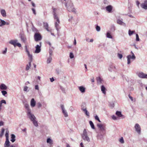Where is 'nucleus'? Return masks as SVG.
Segmentation results:
<instances>
[{
	"label": "nucleus",
	"instance_id": "1",
	"mask_svg": "<svg viewBox=\"0 0 147 147\" xmlns=\"http://www.w3.org/2000/svg\"><path fill=\"white\" fill-rule=\"evenodd\" d=\"M82 137L84 140L87 141L88 142L90 141V138L87 135V132L86 129H84V130Z\"/></svg>",
	"mask_w": 147,
	"mask_h": 147
},
{
	"label": "nucleus",
	"instance_id": "2",
	"mask_svg": "<svg viewBox=\"0 0 147 147\" xmlns=\"http://www.w3.org/2000/svg\"><path fill=\"white\" fill-rule=\"evenodd\" d=\"M53 9V15L54 18V20H56L58 23H59V18L57 16V9L56 8H52Z\"/></svg>",
	"mask_w": 147,
	"mask_h": 147
},
{
	"label": "nucleus",
	"instance_id": "3",
	"mask_svg": "<svg viewBox=\"0 0 147 147\" xmlns=\"http://www.w3.org/2000/svg\"><path fill=\"white\" fill-rule=\"evenodd\" d=\"M27 116L31 121H33L34 119H36V118L34 115L32 114L31 112L30 109H28L27 113Z\"/></svg>",
	"mask_w": 147,
	"mask_h": 147
},
{
	"label": "nucleus",
	"instance_id": "4",
	"mask_svg": "<svg viewBox=\"0 0 147 147\" xmlns=\"http://www.w3.org/2000/svg\"><path fill=\"white\" fill-rule=\"evenodd\" d=\"M68 11L70 12H72L74 13H76V11L74 7L73 4L71 3L68 7Z\"/></svg>",
	"mask_w": 147,
	"mask_h": 147
},
{
	"label": "nucleus",
	"instance_id": "5",
	"mask_svg": "<svg viewBox=\"0 0 147 147\" xmlns=\"http://www.w3.org/2000/svg\"><path fill=\"white\" fill-rule=\"evenodd\" d=\"M19 36L22 42L25 43L26 41V38L25 34L21 32Z\"/></svg>",
	"mask_w": 147,
	"mask_h": 147
},
{
	"label": "nucleus",
	"instance_id": "6",
	"mask_svg": "<svg viewBox=\"0 0 147 147\" xmlns=\"http://www.w3.org/2000/svg\"><path fill=\"white\" fill-rule=\"evenodd\" d=\"M34 38L35 40L37 41L40 40L42 39V37L40 34L36 33L34 35Z\"/></svg>",
	"mask_w": 147,
	"mask_h": 147
},
{
	"label": "nucleus",
	"instance_id": "7",
	"mask_svg": "<svg viewBox=\"0 0 147 147\" xmlns=\"http://www.w3.org/2000/svg\"><path fill=\"white\" fill-rule=\"evenodd\" d=\"M134 128L136 131L139 134H141V127L139 124L138 123L136 124Z\"/></svg>",
	"mask_w": 147,
	"mask_h": 147
},
{
	"label": "nucleus",
	"instance_id": "8",
	"mask_svg": "<svg viewBox=\"0 0 147 147\" xmlns=\"http://www.w3.org/2000/svg\"><path fill=\"white\" fill-rule=\"evenodd\" d=\"M26 52L27 53L28 55L29 58V61L32 62V55L30 54V53L28 51L27 46H25Z\"/></svg>",
	"mask_w": 147,
	"mask_h": 147
},
{
	"label": "nucleus",
	"instance_id": "9",
	"mask_svg": "<svg viewBox=\"0 0 147 147\" xmlns=\"http://www.w3.org/2000/svg\"><path fill=\"white\" fill-rule=\"evenodd\" d=\"M61 107L62 110V111L63 114L65 117H67L68 116L67 113L65 109L64 105H61Z\"/></svg>",
	"mask_w": 147,
	"mask_h": 147
},
{
	"label": "nucleus",
	"instance_id": "10",
	"mask_svg": "<svg viewBox=\"0 0 147 147\" xmlns=\"http://www.w3.org/2000/svg\"><path fill=\"white\" fill-rule=\"evenodd\" d=\"M138 76L140 78L147 79V74H145L142 72L139 73L138 74Z\"/></svg>",
	"mask_w": 147,
	"mask_h": 147
},
{
	"label": "nucleus",
	"instance_id": "11",
	"mask_svg": "<svg viewBox=\"0 0 147 147\" xmlns=\"http://www.w3.org/2000/svg\"><path fill=\"white\" fill-rule=\"evenodd\" d=\"M41 42H40V45H38L36 47V50L35 51V53H38L40 51V47L41 46Z\"/></svg>",
	"mask_w": 147,
	"mask_h": 147
},
{
	"label": "nucleus",
	"instance_id": "12",
	"mask_svg": "<svg viewBox=\"0 0 147 147\" xmlns=\"http://www.w3.org/2000/svg\"><path fill=\"white\" fill-rule=\"evenodd\" d=\"M97 127L100 128V130L102 131H105V127L103 125L100 123H98L97 124Z\"/></svg>",
	"mask_w": 147,
	"mask_h": 147
},
{
	"label": "nucleus",
	"instance_id": "13",
	"mask_svg": "<svg viewBox=\"0 0 147 147\" xmlns=\"http://www.w3.org/2000/svg\"><path fill=\"white\" fill-rule=\"evenodd\" d=\"M18 40L17 39L15 40H11L9 42V43L15 47L16 46V44L18 42Z\"/></svg>",
	"mask_w": 147,
	"mask_h": 147
},
{
	"label": "nucleus",
	"instance_id": "14",
	"mask_svg": "<svg viewBox=\"0 0 147 147\" xmlns=\"http://www.w3.org/2000/svg\"><path fill=\"white\" fill-rule=\"evenodd\" d=\"M96 80L97 83L98 84H102L103 82V80L100 77H97L96 78Z\"/></svg>",
	"mask_w": 147,
	"mask_h": 147
},
{
	"label": "nucleus",
	"instance_id": "15",
	"mask_svg": "<svg viewBox=\"0 0 147 147\" xmlns=\"http://www.w3.org/2000/svg\"><path fill=\"white\" fill-rule=\"evenodd\" d=\"M141 7L145 9H147V0L141 4Z\"/></svg>",
	"mask_w": 147,
	"mask_h": 147
},
{
	"label": "nucleus",
	"instance_id": "16",
	"mask_svg": "<svg viewBox=\"0 0 147 147\" xmlns=\"http://www.w3.org/2000/svg\"><path fill=\"white\" fill-rule=\"evenodd\" d=\"M78 88L82 93H84L85 92V88L83 86H81L78 87Z\"/></svg>",
	"mask_w": 147,
	"mask_h": 147
},
{
	"label": "nucleus",
	"instance_id": "17",
	"mask_svg": "<svg viewBox=\"0 0 147 147\" xmlns=\"http://www.w3.org/2000/svg\"><path fill=\"white\" fill-rule=\"evenodd\" d=\"M116 69L115 65L113 64L111 65L109 68V70L111 72H112Z\"/></svg>",
	"mask_w": 147,
	"mask_h": 147
},
{
	"label": "nucleus",
	"instance_id": "18",
	"mask_svg": "<svg viewBox=\"0 0 147 147\" xmlns=\"http://www.w3.org/2000/svg\"><path fill=\"white\" fill-rule=\"evenodd\" d=\"M106 9L109 13H111L113 9V7L111 5H109L106 7Z\"/></svg>",
	"mask_w": 147,
	"mask_h": 147
},
{
	"label": "nucleus",
	"instance_id": "19",
	"mask_svg": "<svg viewBox=\"0 0 147 147\" xmlns=\"http://www.w3.org/2000/svg\"><path fill=\"white\" fill-rule=\"evenodd\" d=\"M82 110L84 112L85 114L87 116H89V113L87 111L86 109V107H82Z\"/></svg>",
	"mask_w": 147,
	"mask_h": 147
},
{
	"label": "nucleus",
	"instance_id": "20",
	"mask_svg": "<svg viewBox=\"0 0 147 147\" xmlns=\"http://www.w3.org/2000/svg\"><path fill=\"white\" fill-rule=\"evenodd\" d=\"M0 88L2 90H6L7 88V86L3 84H2L0 85Z\"/></svg>",
	"mask_w": 147,
	"mask_h": 147
},
{
	"label": "nucleus",
	"instance_id": "21",
	"mask_svg": "<svg viewBox=\"0 0 147 147\" xmlns=\"http://www.w3.org/2000/svg\"><path fill=\"white\" fill-rule=\"evenodd\" d=\"M36 101L34 98L32 99L30 102V105L32 107H34L35 106Z\"/></svg>",
	"mask_w": 147,
	"mask_h": 147
},
{
	"label": "nucleus",
	"instance_id": "22",
	"mask_svg": "<svg viewBox=\"0 0 147 147\" xmlns=\"http://www.w3.org/2000/svg\"><path fill=\"white\" fill-rule=\"evenodd\" d=\"M1 13L2 16L4 17H5L6 16V12L5 10L4 9H2L1 10Z\"/></svg>",
	"mask_w": 147,
	"mask_h": 147
},
{
	"label": "nucleus",
	"instance_id": "23",
	"mask_svg": "<svg viewBox=\"0 0 147 147\" xmlns=\"http://www.w3.org/2000/svg\"><path fill=\"white\" fill-rule=\"evenodd\" d=\"M10 142L8 139H6V141L4 144L5 147H9L10 146Z\"/></svg>",
	"mask_w": 147,
	"mask_h": 147
},
{
	"label": "nucleus",
	"instance_id": "24",
	"mask_svg": "<svg viewBox=\"0 0 147 147\" xmlns=\"http://www.w3.org/2000/svg\"><path fill=\"white\" fill-rule=\"evenodd\" d=\"M59 23H60V22L59 23H58L57 21V22H56L55 23V27L57 31L58 32L59 31V29L60 28L59 27Z\"/></svg>",
	"mask_w": 147,
	"mask_h": 147
},
{
	"label": "nucleus",
	"instance_id": "25",
	"mask_svg": "<svg viewBox=\"0 0 147 147\" xmlns=\"http://www.w3.org/2000/svg\"><path fill=\"white\" fill-rule=\"evenodd\" d=\"M101 90L102 93L105 94H106V88L104 85H102L101 86Z\"/></svg>",
	"mask_w": 147,
	"mask_h": 147
},
{
	"label": "nucleus",
	"instance_id": "26",
	"mask_svg": "<svg viewBox=\"0 0 147 147\" xmlns=\"http://www.w3.org/2000/svg\"><path fill=\"white\" fill-rule=\"evenodd\" d=\"M54 49L53 47L50 48L49 50V56H52L53 55V52Z\"/></svg>",
	"mask_w": 147,
	"mask_h": 147
},
{
	"label": "nucleus",
	"instance_id": "27",
	"mask_svg": "<svg viewBox=\"0 0 147 147\" xmlns=\"http://www.w3.org/2000/svg\"><path fill=\"white\" fill-rule=\"evenodd\" d=\"M15 137L16 136L14 134H12L11 135V139L10 140L12 142H13L15 141Z\"/></svg>",
	"mask_w": 147,
	"mask_h": 147
},
{
	"label": "nucleus",
	"instance_id": "28",
	"mask_svg": "<svg viewBox=\"0 0 147 147\" xmlns=\"http://www.w3.org/2000/svg\"><path fill=\"white\" fill-rule=\"evenodd\" d=\"M31 62L29 61V62H28V64H27L25 69L27 71L30 68V67L31 66Z\"/></svg>",
	"mask_w": 147,
	"mask_h": 147
},
{
	"label": "nucleus",
	"instance_id": "29",
	"mask_svg": "<svg viewBox=\"0 0 147 147\" xmlns=\"http://www.w3.org/2000/svg\"><path fill=\"white\" fill-rule=\"evenodd\" d=\"M0 27H1L5 25L6 22L5 21L1 19H0Z\"/></svg>",
	"mask_w": 147,
	"mask_h": 147
},
{
	"label": "nucleus",
	"instance_id": "30",
	"mask_svg": "<svg viewBox=\"0 0 147 147\" xmlns=\"http://www.w3.org/2000/svg\"><path fill=\"white\" fill-rule=\"evenodd\" d=\"M44 26L45 28L48 31L49 30L48 29V24L46 22L43 23Z\"/></svg>",
	"mask_w": 147,
	"mask_h": 147
},
{
	"label": "nucleus",
	"instance_id": "31",
	"mask_svg": "<svg viewBox=\"0 0 147 147\" xmlns=\"http://www.w3.org/2000/svg\"><path fill=\"white\" fill-rule=\"evenodd\" d=\"M89 123L91 128L93 129H95V128L92 122L91 121H89Z\"/></svg>",
	"mask_w": 147,
	"mask_h": 147
},
{
	"label": "nucleus",
	"instance_id": "32",
	"mask_svg": "<svg viewBox=\"0 0 147 147\" xmlns=\"http://www.w3.org/2000/svg\"><path fill=\"white\" fill-rule=\"evenodd\" d=\"M33 122V124L36 127H37L38 126V124L36 120V119H34V120L32 121Z\"/></svg>",
	"mask_w": 147,
	"mask_h": 147
},
{
	"label": "nucleus",
	"instance_id": "33",
	"mask_svg": "<svg viewBox=\"0 0 147 147\" xmlns=\"http://www.w3.org/2000/svg\"><path fill=\"white\" fill-rule=\"evenodd\" d=\"M116 114L119 117H121L122 115L121 114V112L120 111H117L116 113Z\"/></svg>",
	"mask_w": 147,
	"mask_h": 147
},
{
	"label": "nucleus",
	"instance_id": "34",
	"mask_svg": "<svg viewBox=\"0 0 147 147\" xmlns=\"http://www.w3.org/2000/svg\"><path fill=\"white\" fill-rule=\"evenodd\" d=\"M51 57L52 56H49V57L48 58L47 61V63H49L51 62L52 60V58Z\"/></svg>",
	"mask_w": 147,
	"mask_h": 147
},
{
	"label": "nucleus",
	"instance_id": "35",
	"mask_svg": "<svg viewBox=\"0 0 147 147\" xmlns=\"http://www.w3.org/2000/svg\"><path fill=\"white\" fill-rule=\"evenodd\" d=\"M130 55H129L127 56V63L128 64H129L130 63Z\"/></svg>",
	"mask_w": 147,
	"mask_h": 147
},
{
	"label": "nucleus",
	"instance_id": "36",
	"mask_svg": "<svg viewBox=\"0 0 147 147\" xmlns=\"http://www.w3.org/2000/svg\"><path fill=\"white\" fill-rule=\"evenodd\" d=\"M9 131L8 130H7L6 131V133L5 134V136L6 137V139H8L9 138Z\"/></svg>",
	"mask_w": 147,
	"mask_h": 147
},
{
	"label": "nucleus",
	"instance_id": "37",
	"mask_svg": "<svg viewBox=\"0 0 147 147\" xmlns=\"http://www.w3.org/2000/svg\"><path fill=\"white\" fill-rule=\"evenodd\" d=\"M107 37L109 38H112V37L110 33L109 32H107Z\"/></svg>",
	"mask_w": 147,
	"mask_h": 147
},
{
	"label": "nucleus",
	"instance_id": "38",
	"mask_svg": "<svg viewBox=\"0 0 147 147\" xmlns=\"http://www.w3.org/2000/svg\"><path fill=\"white\" fill-rule=\"evenodd\" d=\"M117 22L118 24L120 25H122L123 24V22H122V20H120L119 19H118L117 20Z\"/></svg>",
	"mask_w": 147,
	"mask_h": 147
},
{
	"label": "nucleus",
	"instance_id": "39",
	"mask_svg": "<svg viewBox=\"0 0 147 147\" xmlns=\"http://www.w3.org/2000/svg\"><path fill=\"white\" fill-rule=\"evenodd\" d=\"M47 142L51 144L52 143V141L50 138H48L47 140Z\"/></svg>",
	"mask_w": 147,
	"mask_h": 147
},
{
	"label": "nucleus",
	"instance_id": "40",
	"mask_svg": "<svg viewBox=\"0 0 147 147\" xmlns=\"http://www.w3.org/2000/svg\"><path fill=\"white\" fill-rule=\"evenodd\" d=\"M5 131V129L3 128H2L1 130V133L0 134V137H2L3 136Z\"/></svg>",
	"mask_w": 147,
	"mask_h": 147
},
{
	"label": "nucleus",
	"instance_id": "41",
	"mask_svg": "<svg viewBox=\"0 0 147 147\" xmlns=\"http://www.w3.org/2000/svg\"><path fill=\"white\" fill-rule=\"evenodd\" d=\"M23 90L24 91L26 92H28L29 91L28 90V87L26 86H25L24 87Z\"/></svg>",
	"mask_w": 147,
	"mask_h": 147
},
{
	"label": "nucleus",
	"instance_id": "42",
	"mask_svg": "<svg viewBox=\"0 0 147 147\" xmlns=\"http://www.w3.org/2000/svg\"><path fill=\"white\" fill-rule=\"evenodd\" d=\"M134 32H135V31H131L130 30H129L128 31L129 34V36H131L134 33Z\"/></svg>",
	"mask_w": 147,
	"mask_h": 147
},
{
	"label": "nucleus",
	"instance_id": "43",
	"mask_svg": "<svg viewBox=\"0 0 147 147\" xmlns=\"http://www.w3.org/2000/svg\"><path fill=\"white\" fill-rule=\"evenodd\" d=\"M1 92L3 95L5 96V95L7 94V92L6 91L4 90L2 91Z\"/></svg>",
	"mask_w": 147,
	"mask_h": 147
},
{
	"label": "nucleus",
	"instance_id": "44",
	"mask_svg": "<svg viewBox=\"0 0 147 147\" xmlns=\"http://www.w3.org/2000/svg\"><path fill=\"white\" fill-rule=\"evenodd\" d=\"M109 106L110 107L113 108L114 107V104L113 102L111 103H110Z\"/></svg>",
	"mask_w": 147,
	"mask_h": 147
},
{
	"label": "nucleus",
	"instance_id": "45",
	"mask_svg": "<svg viewBox=\"0 0 147 147\" xmlns=\"http://www.w3.org/2000/svg\"><path fill=\"white\" fill-rule=\"evenodd\" d=\"M29 105L27 103H26L25 104V107L27 109V111H28V109H30L29 108Z\"/></svg>",
	"mask_w": 147,
	"mask_h": 147
},
{
	"label": "nucleus",
	"instance_id": "46",
	"mask_svg": "<svg viewBox=\"0 0 147 147\" xmlns=\"http://www.w3.org/2000/svg\"><path fill=\"white\" fill-rule=\"evenodd\" d=\"M119 141L122 144H123L124 142V140H123V137H121L119 139Z\"/></svg>",
	"mask_w": 147,
	"mask_h": 147
},
{
	"label": "nucleus",
	"instance_id": "47",
	"mask_svg": "<svg viewBox=\"0 0 147 147\" xmlns=\"http://www.w3.org/2000/svg\"><path fill=\"white\" fill-rule=\"evenodd\" d=\"M69 57L71 59H72L74 58V56L73 53L71 52L70 53Z\"/></svg>",
	"mask_w": 147,
	"mask_h": 147
},
{
	"label": "nucleus",
	"instance_id": "48",
	"mask_svg": "<svg viewBox=\"0 0 147 147\" xmlns=\"http://www.w3.org/2000/svg\"><path fill=\"white\" fill-rule=\"evenodd\" d=\"M60 88L61 89L63 93H65V89L63 87L60 86Z\"/></svg>",
	"mask_w": 147,
	"mask_h": 147
},
{
	"label": "nucleus",
	"instance_id": "49",
	"mask_svg": "<svg viewBox=\"0 0 147 147\" xmlns=\"http://www.w3.org/2000/svg\"><path fill=\"white\" fill-rule=\"evenodd\" d=\"M96 30L98 32L100 31V26H97L96 27Z\"/></svg>",
	"mask_w": 147,
	"mask_h": 147
},
{
	"label": "nucleus",
	"instance_id": "50",
	"mask_svg": "<svg viewBox=\"0 0 147 147\" xmlns=\"http://www.w3.org/2000/svg\"><path fill=\"white\" fill-rule=\"evenodd\" d=\"M0 103H1L2 104L3 103L6 104V102L4 100H2L0 101Z\"/></svg>",
	"mask_w": 147,
	"mask_h": 147
},
{
	"label": "nucleus",
	"instance_id": "51",
	"mask_svg": "<svg viewBox=\"0 0 147 147\" xmlns=\"http://www.w3.org/2000/svg\"><path fill=\"white\" fill-rule=\"evenodd\" d=\"M130 59H133V60H134L135 59H136V57L134 55H132V56H131V55H130Z\"/></svg>",
	"mask_w": 147,
	"mask_h": 147
},
{
	"label": "nucleus",
	"instance_id": "52",
	"mask_svg": "<svg viewBox=\"0 0 147 147\" xmlns=\"http://www.w3.org/2000/svg\"><path fill=\"white\" fill-rule=\"evenodd\" d=\"M118 57H119V58L121 59L123 55L121 54L118 53L117 55Z\"/></svg>",
	"mask_w": 147,
	"mask_h": 147
},
{
	"label": "nucleus",
	"instance_id": "53",
	"mask_svg": "<svg viewBox=\"0 0 147 147\" xmlns=\"http://www.w3.org/2000/svg\"><path fill=\"white\" fill-rule=\"evenodd\" d=\"M95 119L96 120H97V121H98L99 122H101V121H100L99 120V118L98 117V116L97 115H96L95 117Z\"/></svg>",
	"mask_w": 147,
	"mask_h": 147
},
{
	"label": "nucleus",
	"instance_id": "54",
	"mask_svg": "<svg viewBox=\"0 0 147 147\" xmlns=\"http://www.w3.org/2000/svg\"><path fill=\"white\" fill-rule=\"evenodd\" d=\"M136 41H139V37L138 35V34H136Z\"/></svg>",
	"mask_w": 147,
	"mask_h": 147
},
{
	"label": "nucleus",
	"instance_id": "55",
	"mask_svg": "<svg viewBox=\"0 0 147 147\" xmlns=\"http://www.w3.org/2000/svg\"><path fill=\"white\" fill-rule=\"evenodd\" d=\"M104 3L106 5H108L109 4V2L107 0H104Z\"/></svg>",
	"mask_w": 147,
	"mask_h": 147
},
{
	"label": "nucleus",
	"instance_id": "56",
	"mask_svg": "<svg viewBox=\"0 0 147 147\" xmlns=\"http://www.w3.org/2000/svg\"><path fill=\"white\" fill-rule=\"evenodd\" d=\"M31 9H32V11L33 13L35 15H36V11L35 9L34 8H32Z\"/></svg>",
	"mask_w": 147,
	"mask_h": 147
},
{
	"label": "nucleus",
	"instance_id": "57",
	"mask_svg": "<svg viewBox=\"0 0 147 147\" xmlns=\"http://www.w3.org/2000/svg\"><path fill=\"white\" fill-rule=\"evenodd\" d=\"M37 106L38 108H40L41 107L42 105L40 102H38L37 103Z\"/></svg>",
	"mask_w": 147,
	"mask_h": 147
},
{
	"label": "nucleus",
	"instance_id": "58",
	"mask_svg": "<svg viewBox=\"0 0 147 147\" xmlns=\"http://www.w3.org/2000/svg\"><path fill=\"white\" fill-rule=\"evenodd\" d=\"M112 119L114 120H116L117 119V117L114 115H113L112 117Z\"/></svg>",
	"mask_w": 147,
	"mask_h": 147
},
{
	"label": "nucleus",
	"instance_id": "59",
	"mask_svg": "<svg viewBox=\"0 0 147 147\" xmlns=\"http://www.w3.org/2000/svg\"><path fill=\"white\" fill-rule=\"evenodd\" d=\"M7 48H6L5 50L4 51H3L2 53L4 54H5L7 52Z\"/></svg>",
	"mask_w": 147,
	"mask_h": 147
},
{
	"label": "nucleus",
	"instance_id": "60",
	"mask_svg": "<svg viewBox=\"0 0 147 147\" xmlns=\"http://www.w3.org/2000/svg\"><path fill=\"white\" fill-rule=\"evenodd\" d=\"M16 46H18L19 47H20L22 46L21 45L20 43L18 42H17L16 44Z\"/></svg>",
	"mask_w": 147,
	"mask_h": 147
},
{
	"label": "nucleus",
	"instance_id": "61",
	"mask_svg": "<svg viewBox=\"0 0 147 147\" xmlns=\"http://www.w3.org/2000/svg\"><path fill=\"white\" fill-rule=\"evenodd\" d=\"M82 107L84 108L86 107V105L85 103H83L82 105H81V109L82 108Z\"/></svg>",
	"mask_w": 147,
	"mask_h": 147
},
{
	"label": "nucleus",
	"instance_id": "62",
	"mask_svg": "<svg viewBox=\"0 0 147 147\" xmlns=\"http://www.w3.org/2000/svg\"><path fill=\"white\" fill-rule=\"evenodd\" d=\"M128 96H129V98L131 99V101H133V97L132 96H131L130 94H129L128 95Z\"/></svg>",
	"mask_w": 147,
	"mask_h": 147
},
{
	"label": "nucleus",
	"instance_id": "63",
	"mask_svg": "<svg viewBox=\"0 0 147 147\" xmlns=\"http://www.w3.org/2000/svg\"><path fill=\"white\" fill-rule=\"evenodd\" d=\"M4 125V122L2 121H0V127L1 126L3 125Z\"/></svg>",
	"mask_w": 147,
	"mask_h": 147
},
{
	"label": "nucleus",
	"instance_id": "64",
	"mask_svg": "<svg viewBox=\"0 0 147 147\" xmlns=\"http://www.w3.org/2000/svg\"><path fill=\"white\" fill-rule=\"evenodd\" d=\"M31 3L32 6L33 7H36L35 5V3L33 2L32 1V2H31Z\"/></svg>",
	"mask_w": 147,
	"mask_h": 147
}]
</instances>
